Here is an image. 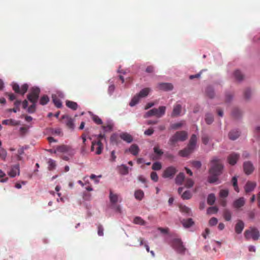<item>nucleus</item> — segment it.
Returning <instances> with one entry per match:
<instances>
[{"instance_id": "8", "label": "nucleus", "mask_w": 260, "mask_h": 260, "mask_svg": "<svg viewBox=\"0 0 260 260\" xmlns=\"http://www.w3.org/2000/svg\"><path fill=\"white\" fill-rule=\"evenodd\" d=\"M12 88L16 93L23 95L28 90V85L27 84H24L20 88L19 85L17 83H13L12 84Z\"/></svg>"}, {"instance_id": "32", "label": "nucleus", "mask_w": 260, "mask_h": 260, "mask_svg": "<svg viewBox=\"0 0 260 260\" xmlns=\"http://www.w3.org/2000/svg\"><path fill=\"white\" fill-rule=\"evenodd\" d=\"M150 91V89L149 88H145L142 89L140 92L137 94L140 98H144L147 96Z\"/></svg>"}, {"instance_id": "22", "label": "nucleus", "mask_w": 260, "mask_h": 260, "mask_svg": "<svg viewBox=\"0 0 260 260\" xmlns=\"http://www.w3.org/2000/svg\"><path fill=\"white\" fill-rule=\"evenodd\" d=\"M128 151L133 155H137L140 151V149L139 148V147L136 144H132L131 147H129Z\"/></svg>"}, {"instance_id": "1", "label": "nucleus", "mask_w": 260, "mask_h": 260, "mask_svg": "<svg viewBox=\"0 0 260 260\" xmlns=\"http://www.w3.org/2000/svg\"><path fill=\"white\" fill-rule=\"evenodd\" d=\"M223 167V165L220 159L216 156L212 158L209 169L210 176L208 179L209 183H213L218 181V177L222 174Z\"/></svg>"}, {"instance_id": "28", "label": "nucleus", "mask_w": 260, "mask_h": 260, "mask_svg": "<svg viewBox=\"0 0 260 260\" xmlns=\"http://www.w3.org/2000/svg\"><path fill=\"white\" fill-rule=\"evenodd\" d=\"M2 124L5 125H13L15 126L19 124L18 121L15 120L14 119H6L2 121Z\"/></svg>"}, {"instance_id": "4", "label": "nucleus", "mask_w": 260, "mask_h": 260, "mask_svg": "<svg viewBox=\"0 0 260 260\" xmlns=\"http://www.w3.org/2000/svg\"><path fill=\"white\" fill-rule=\"evenodd\" d=\"M171 245L172 247L178 253L184 254L186 248L183 245V243L180 239H174L172 240Z\"/></svg>"}, {"instance_id": "14", "label": "nucleus", "mask_w": 260, "mask_h": 260, "mask_svg": "<svg viewBox=\"0 0 260 260\" xmlns=\"http://www.w3.org/2000/svg\"><path fill=\"white\" fill-rule=\"evenodd\" d=\"M157 88L164 91H170L173 89V86L169 83H160L157 85Z\"/></svg>"}, {"instance_id": "29", "label": "nucleus", "mask_w": 260, "mask_h": 260, "mask_svg": "<svg viewBox=\"0 0 260 260\" xmlns=\"http://www.w3.org/2000/svg\"><path fill=\"white\" fill-rule=\"evenodd\" d=\"M66 106L73 110H77L78 106L77 103L71 101H66Z\"/></svg>"}, {"instance_id": "38", "label": "nucleus", "mask_w": 260, "mask_h": 260, "mask_svg": "<svg viewBox=\"0 0 260 260\" xmlns=\"http://www.w3.org/2000/svg\"><path fill=\"white\" fill-rule=\"evenodd\" d=\"M119 172L121 174L126 175L128 173V168L125 165H122L120 167Z\"/></svg>"}, {"instance_id": "53", "label": "nucleus", "mask_w": 260, "mask_h": 260, "mask_svg": "<svg viewBox=\"0 0 260 260\" xmlns=\"http://www.w3.org/2000/svg\"><path fill=\"white\" fill-rule=\"evenodd\" d=\"M183 123L182 122H178L173 123L171 125V128L174 129H177L179 127H181L183 125Z\"/></svg>"}, {"instance_id": "63", "label": "nucleus", "mask_w": 260, "mask_h": 260, "mask_svg": "<svg viewBox=\"0 0 260 260\" xmlns=\"http://www.w3.org/2000/svg\"><path fill=\"white\" fill-rule=\"evenodd\" d=\"M110 140L111 142L115 143L116 144H118V137L116 135H112L111 136Z\"/></svg>"}, {"instance_id": "49", "label": "nucleus", "mask_w": 260, "mask_h": 260, "mask_svg": "<svg viewBox=\"0 0 260 260\" xmlns=\"http://www.w3.org/2000/svg\"><path fill=\"white\" fill-rule=\"evenodd\" d=\"M229 191L228 189H221L219 192V196L221 198H225L228 196Z\"/></svg>"}, {"instance_id": "59", "label": "nucleus", "mask_w": 260, "mask_h": 260, "mask_svg": "<svg viewBox=\"0 0 260 260\" xmlns=\"http://www.w3.org/2000/svg\"><path fill=\"white\" fill-rule=\"evenodd\" d=\"M153 150L154 153L159 156H160L163 154L162 151L160 150L158 146H155L153 148Z\"/></svg>"}, {"instance_id": "12", "label": "nucleus", "mask_w": 260, "mask_h": 260, "mask_svg": "<svg viewBox=\"0 0 260 260\" xmlns=\"http://www.w3.org/2000/svg\"><path fill=\"white\" fill-rule=\"evenodd\" d=\"M62 119L64 120L66 126L70 129H73L74 128V124L73 119L68 115H63Z\"/></svg>"}, {"instance_id": "35", "label": "nucleus", "mask_w": 260, "mask_h": 260, "mask_svg": "<svg viewBox=\"0 0 260 260\" xmlns=\"http://www.w3.org/2000/svg\"><path fill=\"white\" fill-rule=\"evenodd\" d=\"M135 197L137 200H142L144 197V192L141 190H137L135 192Z\"/></svg>"}, {"instance_id": "58", "label": "nucleus", "mask_w": 260, "mask_h": 260, "mask_svg": "<svg viewBox=\"0 0 260 260\" xmlns=\"http://www.w3.org/2000/svg\"><path fill=\"white\" fill-rule=\"evenodd\" d=\"M98 234L100 236L104 235V228L101 224H99L98 226Z\"/></svg>"}, {"instance_id": "41", "label": "nucleus", "mask_w": 260, "mask_h": 260, "mask_svg": "<svg viewBox=\"0 0 260 260\" xmlns=\"http://www.w3.org/2000/svg\"><path fill=\"white\" fill-rule=\"evenodd\" d=\"M218 211V209L216 206H212L209 207L207 210V213L208 214H211L213 213H216Z\"/></svg>"}, {"instance_id": "45", "label": "nucleus", "mask_w": 260, "mask_h": 260, "mask_svg": "<svg viewBox=\"0 0 260 260\" xmlns=\"http://www.w3.org/2000/svg\"><path fill=\"white\" fill-rule=\"evenodd\" d=\"M191 197V193L188 190H186V191H184L181 194V198L183 200H188V199H189Z\"/></svg>"}, {"instance_id": "16", "label": "nucleus", "mask_w": 260, "mask_h": 260, "mask_svg": "<svg viewBox=\"0 0 260 260\" xmlns=\"http://www.w3.org/2000/svg\"><path fill=\"white\" fill-rule=\"evenodd\" d=\"M245 203V200L243 197H241L236 200L233 204V206L236 209H239L243 207Z\"/></svg>"}, {"instance_id": "13", "label": "nucleus", "mask_w": 260, "mask_h": 260, "mask_svg": "<svg viewBox=\"0 0 260 260\" xmlns=\"http://www.w3.org/2000/svg\"><path fill=\"white\" fill-rule=\"evenodd\" d=\"M19 174L20 170L19 165L18 164L13 166L10 171L8 172V174L11 177H14L17 175H19Z\"/></svg>"}, {"instance_id": "43", "label": "nucleus", "mask_w": 260, "mask_h": 260, "mask_svg": "<svg viewBox=\"0 0 260 260\" xmlns=\"http://www.w3.org/2000/svg\"><path fill=\"white\" fill-rule=\"evenodd\" d=\"M237 178L236 176H234L232 178V182L233 183V185L234 186V189L235 190L238 192H239V187L238 186V183H237Z\"/></svg>"}, {"instance_id": "26", "label": "nucleus", "mask_w": 260, "mask_h": 260, "mask_svg": "<svg viewBox=\"0 0 260 260\" xmlns=\"http://www.w3.org/2000/svg\"><path fill=\"white\" fill-rule=\"evenodd\" d=\"M21 104V101L20 100H16L14 103V108L9 109V111L13 112L14 113H16L17 111H20V106Z\"/></svg>"}, {"instance_id": "37", "label": "nucleus", "mask_w": 260, "mask_h": 260, "mask_svg": "<svg viewBox=\"0 0 260 260\" xmlns=\"http://www.w3.org/2000/svg\"><path fill=\"white\" fill-rule=\"evenodd\" d=\"M234 75L236 79L238 81H240L243 79V75L239 70L235 71Z\"/></svg>"}, {"instance_id": "10", "label": "nucleus", "mask_w": 260, "mask_h": 260, "mask_svg": "<svg viewBox=\"0 0 260 260\" xmlns=\"http://www.w3.org/2000/svg\"><path fill=\"white\" fill-rule=\"evenodd\" d=\"M240 157L239 154L233 152L231 153L228 157V161L230 165L232 166L235 165Z\"/></svg>"}, {"instance_id": "25", "label": "nucleus", "mask_w": 260, "mask_h": 260, "mask_svg": "<svg viewBox=\"0 0 260 260\" xmlns=\"http://www.w3.org/2000/svg\"><path fill=\"white\" fill-rule=\"evenodd\" d=\"M240 133L237 130H233L231 131L229 134V137L232 140H235L239 137Z\"/></svg>"}, {"instance_id": "44", "label": "nucleus", "mask_w": 260, "mask_h": 260, "mask_svg": "<svg viewBox=\"0 0 260 260\" xmlns=\"http://www.w3.org/2000/svg\"><path fill=\"white\" fill-rule=\"evenodd\" d=\"M206 94L210 98H213L214 93L213 88L211 87H208L206 89Z\"/></svg>"}, {"instance_id": "11", "label": "nucleus", "mask_w": 260, "mask_h": 260, "mask_svg": "<svg viewBox=\"0 0 260 260\" xmlns=\"http://www.w3.org/2000/svg\"><path fill=\"white\" fill-rule=\"evenodd\" d=\"M243 169L245 174L247 175L251 174L254 170L253 166L250 161H246L244 162Z\"/></svg>"}, {"instance_id": "40", "label": "nucleus", "mask_w": 260, "mask_h": 260, "mask_svg": "<svg viewBox=\"0 0 260 260\" xmlns=\"http://www.w3.org/2000/svg\"><path fill=\"white\" fill-rule=\"evenodd\" d=\"M134 222L135 224L140 225H145L146 222L140 217H136L134 219Z\"/></svg>"}, {"instance_id": "20", "label": "nucleus", "mask_w": 260, "mask_h": 260, "mask_svg": "<svg viewBox=\"0 0 260 260\" xmlns=\"http://www.w3.org/2000/svg\"><path fill=\"white\" fill-rule=\"evenodd\" d=\"M244 228V223L242 220H239L235 225V232L237 234H241Z\"/></svg>"}, {"instance_id": "2", "label": "nucleus", "mask_w": 260, "mask_h": 260, "mask_svg": "<svg viewBox=\"0 0 260 260\" xmlns=\"http://www.w3.org/2000/svg\"><path fill=\"white\" fill-rule=\"evenodd\" d=\"M187 138V134L185 131L177 132L169 140V144L171 145L175 144L178 141H184Z\"/></svg>"}, {"instance_id": "9", "label": "nucleus", "mask_w": 260, "mask_h": 260, "mask_svg": "<svg viewBox=\"0 0 260 260\" xmlns=\"http://www.w3.org/2000/svg\"><path fill=\"white\" fill-rule=\"evenodd\" d=\"M177 170L173 166H170L167 168L162 173V176L165 178H173L175 174L177 173Z\"/></svg>"}, {"instance_id": "42", "label": "nucleus", "mask_w": 260, "mask_h": 260, "mask_svg": "<svg viewBox=\"0 0 260 260\" xmlns=\"http://www.w3.org/2000/svg\"><path fill=\"white\" fill-rule=\"evenodd\" d=\"M48 169L49 170H53L54 169H55V168L56 167L55 161L52 159H48Z\"/></svg>"}, {"instance_id": "47", "label": "nucleus", "mask_w": 260, "mask_h": 260, "mask_svg": "<svg viewBox=\"0 0 260 260\" xmlns=\"http://www.w3.org/2000/svg\"><path fill=\"white\" fill-rule=\"evenodd\" d=\"M7 155V151L4 149L0 147V158L5 160Z\"/></svg>"}, {"instance_id": "19", "label": "nucleus", "mask_w": 260, "mask_h": 260, "mask_svg": "<svg viewBox=\"0 0 260 260\" xmlns=\"http://www.w3.org/2000/svg\"><path fill=\"white\" fill-rule=\"evenodd\" d=\"M181 223L185 228H189L194 224L192 218L183 219L181 221Z\"/></svg>"}, {"instance_id": "15", "label": "nucleus", "mask_w": 260, "mask_h": 260, "mask_svg": "<svg viewBox=\"0 0 260 260\" xmlns=\"http://www.w3.org/2000/svg\"><path fill=\"white\" fill-rule=\"evenodd\" d=\"M182 111V106L180 104H177L174 106L173 109L171 114L172 117H177L180 115Z\"/></svg>"}, {"instance_id": "39", "label": "nucleus", "mask_w": 260, "mask_h": 260, "mask_svg": "<svg viewBox=\"0 0 260 260\" xmlns=\"http://www.w3.org/2000/svg\"><path fill=\"white\" fill-rule=\"evenodd\" d=\"M49 101V99L48 96L46 95H44L41 98L40 100V104L41 105H45L48 103Z\"/></svg>"}, {"instance_id": "6", "label": "nucleus", "mask_w": 260, "mask_h": 260, "mask_svg": "<svg viewBox=\"0 0 260 260\" xmlns=\"http://www.w3.org/2000/svg\"><path fill=\"white\" fill-rule=\"evenodd\" d=\"M195 145V135L192 134L189 145L188 146L187 148L185 149L180 150L178 152V154L182 157H185L188 156L189 154H190L194 148V146Z\"/></svg>"}, {"instance_id": "30", "label": "nucleus", "mask_w": 260, "mask_h": 260, "mask_svg": "<svg viewBox=\"0 0 260 260\" xmlns=\"http://www.w3.org/2000/svg\"><path fill=\"white\" fill-rule=\"evenodd\" d=\"M216 200L215 196L214 193H210L207 197V202L208 205H212L214 204Z\"/></svg>"}, {"instance_id": "62", "label": "nucleus", "mask_w": 260, "mask_h": 260, "mask_svg": "<svg viewBox=\"0 0 260 260\" xmlns=\"http://www.w3.org/2000/svg\"><path fill=\"white\" fill-rule=\"evenodd\" d=\"M202 142L205 144L207 145L209 141V137L206 135H204L203 136L202 138Z\"/></svg>"}, {"instance_id": "27", "label": "nucleus", "mask_w": 260, "mask_h": 260, "mask_svg": "<svg viewBox=\"0 0 260 260\" xmlns=\"http://www.w3.org/2000/svg\"><path fill=\"white\" fill-rule=\"evenodd\" d=\"M180 211L185 215H189L190 209L185 205H180L179 206Z\"/></svg>"}, {"instance_id": "61", "label": "nucleus", "mask_w": 260, "mask_h": 260, "mask_svg": "<svg viewBox=\"0 0 260 260\" xmlns=\"http://www.w3.org/2000/svg\"><path fill=\"white\" fill-rule=\"evenodd\" d=\"M154 133V129L152 127H150L144 132V134L146 136H151Z\"/></svg>"}, {"instance_id": "17", "label": "nucleus", "mask_w": 260, "mask_h": 260, "mask_svg": "<svg viewBox=\"0 0 260 260\" xmlns=\"http://www.w3.org/2000/svg\"><path fill=\"white\" fill-rule=\"evenodd\" d=\"M256 185V183L255 182L248 181L244 187L245 192L248 193L254 190Z\"/></svg>"}, {"instance_id": "7", "label": "nucleus", "mask_w": 260, "mask_h": 260, "mask_svg": "<svg viewBox=\"0 0 260 260\" xmlns=\"http://www.w3.org/2000/svg\"><path fill=\"white\" fill-rule=\"evenodd\" d=\"M40 93V89L37 87L30 89V92L27 94V98L30 103H37Z\"/></svg>"}, {"instance_id": "5", "label": "nucleus", "mask_w": 260, "mask_h": 260, "mask_svg": "<svg viewBox=\"0 0 260 260\" xmlns=\"http://www.w3.org/2000/svg\"><path fill=\"white\" fill-rule=\"evenodd\" d=\"M166 109V108L165 106H160L158 109H152L145 114L144 117L146 118L152 116H155L158 118H160L165 114Z\"/></svg>"}, {"instance_id": "24", "label": "nucleus", "mask_w": 260, "mask_h": 260, "mask_svg": "<svg viewBox=\"0 0 260 260\" xmlns=\"http://www.w3.org/2000/svg\"><path fill=\"white\" fill-rule=\"evenodd\" d=\"M109 198L110 202L113 205L116 204L118 201V196L117 194H114L111 190H110Z\"/></svg>"}, {"instance_id": "34", "label": "nucleus", "mask_w": 260, "mask_h": 260, "mask_svg": "<svg viewBox=\"0 0 260 260\" xmlns=\"http://www.w3.org/2000/svg\"><path fill=\"white\" fill-rule=\"evenodd\" d=\"M81 138L82 139V141H83L82 145L81 146V150L83 152H85L86 150V135L85 133H83L81 135Z\"/></svg>"}, {"instance_id": "55", "label": "nucleus", "mask_w": 260, "mask_h": 260, "mask_svg": "<svg viewBox=\"0 0 260 260\" xmlns=\"http://www.w3.org/2000/svg\"><path fill=\"white\" fill-rule=\"evenodd\" d=\"M194 184L193 181L191 179H187L185 181V186L190 188L193 186Z\"/></svg>"}, {"instance_id": "54", "label": "nucleus", "mask_w": 260, "mask_h": 260, "mask_svg": "<svg viewBox=\"0 0 260 260\" xmlns=\"http://www.w3.org/2000/svg\"><path fill=\"white\" fill-rule=\"evenodd\" d=\"M93 121L98 124H101L102 123V119L96 115H93L92 116Z\"/></svg>"}, {"instance_id": "3", "label": "nucleus", "mask_w": 260, "mask_h": 260, "mask_svg": "<svg viewBox=\"0 0 260 260\" xmlns=\"http://www.w3.org/2000/svg\"><path fill=\"white\" fill-rule=\"evenodd\" d=\"M259 236L258 230L254 227H250L244 232V237L247 240L251 238L253 240L256 241L259 239Z\"/></svg>"}, {"instance_id": "23", "label": "nucleus", "mask_w": 260, "mask_h": 260, "mask_svg": "<svg viewBox=\"0 0 260 260\" xmlns=\"http://www.w3.org/2000/svg\"><path fill=\"white\" fill-rule=\"evenodd\" d=\"M52 98L54 104L57 108H60L62 107V103L60 99L58 98L56 94H53Z\"/></svg>"}, {"instance_id": "18", "label": "nucleus", "mask_w": 260, "mask_h": 260, "mask_svg": "<svg viewBox=\"0 0 260 260\" xmlns=\"http://www.w3.org/2000/svg\"><path fill=\"white\" fill-rule=\"evenodd\" d=\"M119 137L122 140L128 143H131L133 140L132 136L127 133H121L119 135Z\"/></svg>"}, {"instance_id": "60", "label": "nucleus", "mask_w": 260, "mask_h": 260, "mask_svg": "<svg viewBox=\"0 0 260 260\" xmlns=\"http://www.w3.org/2000/svg\"><path fill=\"white\" fill-rule=\"evenodd\" d=\"M217 222L218 220L216 218L212 217L210 219L209 223L210 225L213 226L216 225L217 223Z\"/></svg>"}, {"instance_id": "33", "label": "nucleus", "mask_w": 260, "mask_h": 260, "mask_svg": "<svg viewBox=\"0 0 260 260\" xmlns=\"http://www.w3.org/2000/svg\"><path fill=\"white\" fill-rule=\"evenodd\" d=\"M223 215L226 221H230L231 220L232 215L231 212L229 210L227 209H224L223 211Z\"/></svg>"}, {"instance_id": "51", "label": "nucleus", "mask_w": 260, "mask_h": 260, "mask_svg": "<svg viewBox=\"0 0 260 260\" xmlns=\"http://www.w3.org/2000/svg\"><path fill=\"white\" fill-rule=\"evenodd\" d=\"M32 104L29 107H28L27 112L28 113H34L36 111V107L37 103H31Z\"/></svg>"}, {"instance_id": "52", "label": "nucleus", "mask_w": 260, "mask_h": 260, "mask_svg": "<svg viewBox=\"0 0 260 260\" xmlns=\"http://www.w3.org/2000/svg\"><path fill=\"white\" fill-rule=\"evenodd\" d=\"M102 128L103 130L105 132H110L112 130L113 128V124L111 123H108L106 125H103Z\"/></svg>"}, {"instance_id": "46", "label": "nucleus", "mask_w": 260, "mask_h": 260, "mask_svg": "<svg viewBox=\"0 0 260 260\" xmlns=\"http://www.w3.org/2000/svg\"><path fill=\"white\" fill-rule=\"evenodd\" d=\"M162 166L161 164L159 162H155L153 164L152 169L155 171H158L161 169Z\"/></svg>"}, {"instance_id": "21", "label": "nucleus", "mask_w": 260, "mask_h": 260, "mask_svg": "<svg viewBox=\"0 0 260 260\" xmlns=\"http://www.w3.org/2000/svg\"><path fill=\"white\" fill-rule=\"evenodd\" d=\"M185 175L183 173H179L175 178V183L178 185L182 184L184 181Z\"/></svg>"}, {"instance_id": "64", "label": "nucleus", "mask_w": 260, "mask_h": 260, "mask_svg": "<svg viewBox=\"0 0 260 260\" xmlns=\"http://www.w3.org/2000/svg\"><path fill=\"white\" fill-rule=\"evenodd\" d=\"M244 96L246 99H248L250 98L251 95V90L249 89H246L244 91Z\"/></svg>"}, {"instance_id": "36", "label": "nucleus", "mask_w": 260, "mask_h": 260, "mask_svg": "<svg viewBox=\"0 0 260 260\" xmlns=\"http://www.w3.org/2000/svg\"><path fill=\"white\" fill-rule=\"evenodd\" d=\"M140 98L138 94L135 95L131 100L129 103V106L133 107L135 106L139 101Z\"/></svg>"}, {"instance_id": "48", "label": "nucleus", "mask_w": 260, "mask_h": 260, "mask_svg": "<svg viewBox=\"0 0 260 260\" xmlns=\"http://www.w3.org/2000/svg\"><path fill=\"white\" fill-rule=\"evenodd\" d=\"M232 115L235 118H238L241 115V112L238 109H234L232 112Z\"/></svg>"}, {"instance_id": "50", "label": "nucleus", "mask_w": 260, "mask_h": 260, "mask_svg": "<svg viewBox=\"0 0 260 260\" xmlns=\"http://www.w3.org/2000/svg\"><path fill=\"white\" fill-rule=\"evenodd\" d=\"M205 121L206 123L208 124H211L213 121V117L212 115L210 114H207L206 115Z\"/></svg>"}, {"instance_id": "56", "label": "nucleus", "mask_w": 260, "mask_h": 260, "mask_svg": "<svg viewBox=\"0 0 260 260\" xmlns=\"http://www.w3.org/2000/svg\"><path fill=\"white\" fill-rule=\"evenodd\" d=\"M151 179L154 182H157L158 179V177L157 173L155 172H152L150 174Z\"/></svg>"}, {"instance_id": "31", "label": "nucleus", "mask_w": 260, "mask_h": 260, "mask_svg": "<svg viewBox=\"0 0 260 260\" xmlns=\"http://www.w3.org/2000/svg\"><path fill=\"white\" fill-rule=\"evenodd\" d=\"M96 146H97V147L96 148L95 154L99 155L101 154L102 149L103 148L101 140H99L98 141H96Z\"/></svg>"}, {"instance_id": "57", "label": "nucleus", "mask_w": 260, "mask_h": 260, "mask_svg": "<svg viewBox=\"0 0 260 260\" xmlns=\"http://www.w3.org/2000/svg\"><path fill=\"white\" fill-rule=\"evenodd\" d=\"M57 150L58 151H60L61 152H67L68 151V147L65 145H61V146H58L57 148Z\"/></svg>"}]
</instances>
